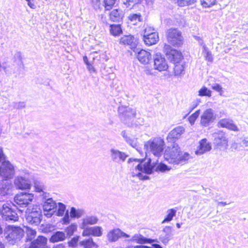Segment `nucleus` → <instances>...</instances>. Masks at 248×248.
I'll list each match as a JSON object with an SVG mask.
<instances>
[{"instance_id":"nucleus-1","label":"nucleus","mask_w":248,"mask_h":248,"mask_svg":"<svg viewBox=\"0 0 248 248\" xmlns=\"http://www.w3.org/2000/svg\"><path fill=\"white\" fill-rule=\"evenodd\" d=\"M164 157L169 163L183 165L187 163L190 158V155L181 152L178 145L174 143L172 147H168L165 150Z\"/></svg>"},{"instance_id":"nucleus-2","label":"nucleus","mask_w":248,"mask_h":248,"mask_svg":"<svg viewBox=\"0 0 248 248\" xmlns=\"http://www.w3.org/2000/svg\"><path fill=\"white\" fill-rule=\"evenodd\" d=\"M144 161V159H138L130 158L128 160V163H130L133 161L139 162V163L135 167V172L132 171L131 175L133 177H138L140 179L142 180H149L150 177L146 175H143L142 172L146 174H151L154 172V167L151 165V159H149L147 162L142 164Z\"/></svg>"},{"instance_id":"nucleus-3","label":"nucleus","mask_w":248,"mask_h":248,"mask_svg":"<svg viewBox=\"0 0 248 248\" xmlns=\"http://www.w3.org/2000/svg\"><path fill=\"white\" fill-rule=\"evenodd\" d=\"M136 109H118L121 120L128 127H137L144 124V120L139 118L133 123L136 116Z\"/></svg>"},{"instance_id":"nucleus-4","label":"nucleus","mask_w":248,"mask_h":248,"mask_svg":"<svg viewBox=\"0 0 248 248\" xmlns=\"http://www.w3.org/2000/svg\"><path fill=\"white\" fill-rule=\"evenodd\" d=\"M164 140L160 138H155L144 144V149L147 152H151L155 156H160L164 150Z\"/></svg>"},{"instance_id":"nucleus-5","label":"nucleus","mask_w":248,"mask_h":248,"mask_svg":"<svg viewBox=\"0 0 248 248\" xmlns=\"http://www.w3.org/2000/svg\"><path fill=\"white\" fill-rule=\"evenodd\" d=\"M42 211L39 206L33 205L28 207L26 211V218L27 222L34 226L39 225L41 221Z\"/></svg>"},{"instance_id":"nucleus-6","label":"nucleus","mask_w":248,"mask_h":248,"mask_svg":"<svg viewBox=\"0 0 248 248\" xmlns=\"http://www.w3.org/2000/svg\"><path fill=\"white\" fill-rule=\"evenodd\" d=\"M16 210L15 204L6 203L2 205L0 209V214L2 217L6 221L15 222L18 219Z\"/></svg>"},{"instance_id":"nucleus-7","label":"nucleus","mask_w":248,"mask_h":248,"mask_svg":"<svg viewBox=\"0 0 248 248\" xmlns=\"http://www.w3.org/2000/svg\"><path fill=\"white\" fill-rule=\"evenodd\" d=\"M23 234L24 231L21 228L13 226H8L4 232L5 238L13 244L16 241L20 240Z\"/></svg>"},{"instance_id":"nucleus-8","label":"nucleus","mask_w":248,"mask_h":248,"mask_svg":"<svg viewBox=\"0 0 248 248\" xmlns=\"http://www.w3.org/2000/svg\"><path fill=\"white\" fill-rule=\"evenodd\" d=\"M33 195L27 192H21L14 198L15 206L16 209L22 211L19 208L27 207L33 199Z\"/></svg>"},{"instance_id":"nucleus-9","label":"nucleus","mask_w":248,"mask_h":248,"mask_svg":"<svg viewBox=\"0 0 248 248\" xmlns=\"http://www.w3.org/2000/svg\"><path fill=\"white\" fill-rule=\"evenodd\" d=\"M15 170L14 165L8 160L2 161L0 166L1 177L5 180H9L13 178Z\"/></svg>"},{"instance_id":"nucleus-10","label":"nucleus","mask_w":248,"mask_h":248,"mask_svg":"<svg viewBox=\"0 0 248 248\" xmlns=\"http://www.w3.org/2000/svg\"><path fill=\"white\" fill-rule=\"evenodd\" d=\"M167 39L172 45L179 46L183 44L181 32L176 29H170L167 31Z\"/></svg>"},{"instance_id":"nucleus-11","label":"nucleus","mask_w":248,"mask_h":248,"mask_svg":"<svg viewBox=\"0 0 248 248\" xmlns=\"http://www.w3.org/2000/svg\"><path fill=\"white\" fill-rule=\"evenodd\" d=\"M214 138V143L217 149L225 150L228 147V139L226 134L222 131L215 132L213 134Z\"/></svg>"},{"instance_id":"nucleus-12","label":"nucleus","mask_w":248,"mask_h":248,"mask_svg":"<svg viewBox=\"0 0 248 248\" xmlns=\"http://www.w3.org/2000/svg\"><path fill=\"white\" fill-rule=\"evenodd\" d=\"M164 52L170 61L173 63L182 61L183 58L182 53L180 51L172 48L170 45L167 44L164 45Z\"/></svg>"},{"instance_id":"nucleus-13","label":"nucleus","mask_w":248,"mask_h":248,"mask_svg":"<svg viewBox=\"0 0 248 248\" xmlns=\"http://www.w3.org/2000/svg\"><path fill=\"white\" fill-rule=\"evenodd\" d=\"M43 207L45 215L50 217L56 211L57 204L52 198H48L44 202Z\"/></svg>"},{"instance_id":"nucleus-14","label":"nucleus","mask_w":248,"mask_h":248,"mask_svg":"<svg viewBox=\"0 0 248 248\" xmlns=\"http://www.w3.org/2000/svg\"><path fill=\"white\" fill-rule=\"evenodd\" d=\"M109 155L111 160L113 162L118 164H121L124 162L128 157V155L124 152H123L114 148L110 149Z\"/></svg>"},{"instance_id":"nucleus-15","label":"nucleus","mask_w":248,"mask_h":248,"mask_svg":"<svg viewBox=\"0 0 248 248\" xmlns=\"http://www.w3.org/2000/svg\"><path fill=\"white\" fill-rule=\"evenodd\" d=\"M154 67L155 70L160 72L166 71L168 68V65L165 58L160 53H156L154 57Z\"/></svg>"},{"instance_id":"nucleus-16","label":"nucleus","mask_w":248,"mask_h":248,"mask_svg":"<svg viewBox=\"0 0 248 248\" xmlns=\"http://www.w3.org/2000/svg\"><path fill=\"white\" fill-rule=\"evenodd\" d=\"M120 43L128 46L133 51L136 52L138 42L133 36L128 35L122 37L120 40Z\"/></svg>"},{"instance_id":"nucleus-17","label":"nucleus","mask_w":248,"mask_h":248,"mask_svg":"<svg viewBox=\"0 0 248 248\" xmlns=\"http://www.w3.org/2000/svg\"><path fill=\"white\" fill-rule=\"evenodd\" d=\"M107 237L110 242H114L117 241L121 237L128 238L130 236L128 234L122 232L119 229H115L110 230L108 233Z\"/></svg>"},{"instance_id":"nucleus-18","label":"nucleus","mask_w":248,"mask_h":248,"mask_svg":"<svg viewBox=\"0 0 248 248\" xmlns=\"http://www.w3.org/2000/svg\"><path fill=\"white\" fill-rule=\"evenodd\" d=\"M173 235L172 227L170 226H165L162 231L159 239L161 242L167 245Z\"/></svg>"},{"instance_id":"nucleus-19","label":"nucleus","mask_w":248,"mask_h":248,"mask_svg":"<svg viewBox=\"0 0 248 248\" xmlns=\"http://www.w3.org/2000/svg\"><path fill=\"white\" fill-rule=\"evenodd\" d=\"M14 184L16 187L20 189H30L31 184L28 179L23 176H17L14 181Z\"/></svg>"},{"instance_id":"nucleus-20","label":"nucleus","mask_w":248,"mask_h":248,"mask_svg":"<svg viewBox=\"0 0 248 248\" xmlns=\"http://www.w3.org/2000/svg\"><path fill=\"white\" fill-rule=\"evenodd\" d=\"M185 129L183 126H177L172 130L169 134L167 139L169 141L174 143V141L181 137Z\"/></svg>"},{"instance_id":"nucleus-21","label":"nucleus","mask_w":248,"mask_h":248,"mask_svg":"<svg viewBox=\"0 0 248 248\" xmlns=\"http://www.w3.org/2000/svg\"><path fill=\"white\" fill-rule=\"evenodd\" d=\"M215 118L212 109H206L201 116V123L202 125L207 126L214 121Z\"/></svg>"},{"instance_id":"nucleus-22","label":"nucleus","mask_w":248,"mask_h":248,"mask_svg":"<svg viewBox=\"0 0 248 248\" xmlns=\"http://www.w3.org/2000/svg\"><path fill=\"white\" fill-rule=\"evenodd\" d=\"M102 234V228L100 226L89 227L83 230L82 235L88 236L92 235L94 236H100Z\"/></svg>"},{"instance_id":"nucleus-23","label":"nucleus","mask_w":248,"mask_h":248,"mask_svg":"<svg viewBox=\"0 0 248 248\" xmlns=\"http://www.w3.org/2000/svg\"><path fill=\"white\" fill-rule=\"evenodd\" d=\"M82 220L80 228L84 230V229L89 228L88 226L97 223L99 219L95 216H87L84 217Z\"/></svg>"},{"instance_id":"nucleus-24","label":"nucleus","mask_w":248,"mask_h":248,"mask_svg":"<svg viewBox=\"0 0 248 248\" xmlns=\"http://www.w3.org/2000/svg\"><path fill=\"white\" fill-rule=\"evenodd\" d=\"M47 239L43 236H39L38 238L31 241L30 248H47Z\"/></svg>"},{"instance_id":"nucleus-25","label":"nucleus","mask_w":248,"mask_h":248,"mask_svg":"<svg viewBox=\"0 0 248 248\" xmlns=\"http://www.w3.org/2000/svg\"><path fill=\"white\" fill-rule=\"evenodd\" d=\"M218 124L222 127H225L234 131H238V128L237 126L233 123V121L230 119H221L219 121Z\"/></svg>"},{"instance_id":"nucleus-26","label":"nucleus","mask_w":248,"mask_h":248,"mask_svg":"<svg viewBox=\"0 0 248 248\" xmlns=\"http://www.w3.org/2000/svg\"><path fill=\"white\" fill-rule=\"evenodd\" d=\"M151 54L150 52L145 50H140L138 52L137 58L138 60L142 64H146L148 63L151 59Z\"/></svg>"},{"instance_id":"nucleus-27","label":"nucleus","mask_w":248,"mask_h":248,"mask_svg":"<svg viewBox=\"0 0 248 248\" xmlns=\"http://www.w3.org/2000/svg\"><path fill=\"white\" fill-rule=\"evenodd\" d=\"M143 40L147 46H150L155 44L159 40L158 33H153L151 34L143 35Z\"/></svg>"},{"instance_id":"nucleus-28","label":"nucleus","mask_w":248,"mask_h":248,"mask_svg":"<svg viewBox=\"0 0 248 248\" xmlns=\"http://www.w3.org/2000/svg\"><path fill=\"white\" fill-rule=\"evenodd\" d=\"M66 238V236L64 232L60 231H57L52 233L49 238V242L54 243L63 241L65 240Z\"/></svg>"},{"instance_id":"nucleus-29","label":"nucleus","mask_w":248,"mask_h":248,"mask_svg":"<svg viewBox=\"0 0 248 248\" xmlns=\"http://www.w3.org/2000/svg\"><path fill=\"white\" fill-rule=\"evenodd\" d=\"M211 149L210 144L207 142L206 139H204L200 142L199 148L196 151L195 153L196 155H202L206 152L210 151Z\"/></svg>"},{"instance_id":"nucleus-30","label":"nucleus","mask_w":248,"mask_h":248,"mask_svg":"<svg viewBox=\"0 0 248 248\" xmlns=\"http://www.w3.org/2000/svg\"><path fill=\"white\" fill-rule=\"evenodd\" d=\"M12 185L8 180L3 179L0 181V195L5 196L12 188Z\"/></svg>"},{"instance_id":"nucleus-31","label":"nucleus","mask_w":248,"mask_h":248,"mask_svg":"<svg viewBox=\"0 0 248 248\" xmlns=\"http://www.w3.org/2000/svg\"><path fill=\"white\" fill-rule=\"evenodd\" d=\"M124 16V14L122 10L114 9L109 14L110 19L113 22H119L121 21Z\"/></svg>"},{"instance_id":"nucleus-32","label":"nucleus","mask_w":248,"mask_h":248,"mask_svg":"<svg viewBox=\"0 0 248 248\" xmlns=\"http://www.w3.org/2000/svg\"><path fill=\"white\" fill-rule=\"evenodd\" d=\"M121 136L123 137L125 142L132 147L136 148L138 146L137 139L135 138H131L125 130L122 131Z\"/></svg>"},{"instance_id":"nucleus-33","label":"nucleus","mask_w":248,"mask_h":248,"mask_svg":"<svg viewBox=\"0 0 248 248\" xmlns=\"http://www.w3.org/2000/svg\"><path fill=\"white\" fill-rule=\"evenodd\" d=\"M33 184L35 191L40 193L42 194V195L46 198V197L47 193L44 191L45 186L43 183L39 180L34 179L33 180Z\"/></svg>"},{"instance_id":"nucleus-34","label":"nucleus","mask_w":248,"mask_h":248,"mask_svg":"<svg viewBox=\"0 0 248 248\" xmlns=\"http://www.w3.org/2000/svg\"><path fill=\"white\" fill-rule=\"evenodd\" d=\"M174 72L176 76H180L184 74L185 66L182 61L174 63Z\"/></svg>"},{"instance_id":"nucleus-35","label":"nucleus","mask_w":248,"mask_h":248,"mask_svg":"<svg viewBox=\"0 0 248 248\" xmlns=\"http://www.w3.org/2000/svg\"><path fill=\"white\" fill-rule=\"evenodd\" d=\"M146 237L139 233L134 234L129 240L130 241L134 242L139 244H146Z\"/></svg>"},{"instance_id":"nucleus-36","label":"nucleus","mask_w":248,"mask_h":248,"mask_svg":"<svg viewBox=\"0 0 248 248\" xmlns=\"http://www.w3.org/2000/svg\"><path fill=\"white\" fill-rule=\"evenodd\" d=\"M85 213L84 210L82 209H76L72 207L70 210V216L72 218H79Z\"/></svg>"},{"instance_id":"nucleus-37","label":"nucleus","mask_w":248,"mask_h":248,"mask_svg":"<svg viewBox=\"0 0 248 248\" xmlns=\"http://www.w3.org/2000/svg\"><path fill=\"white\" fill-rule=\"evenodd\" d=\"M79 245L84 248H96V244L93 241L92 238L85 239L79 242Z\"/></svg>"},{"instance_id":"nucleus-38","label":"nucleus","mask_w":248,"mask_h":248,"mask_svg":"<svg viewBox=\"0 0 248 248\" xmlns=\"http://www.w3.org/2000/svg\"><path fill=\"white\" fill-rule=\"evenodd\" d=\"M110 32L113 36L119 35L122 32L120 25L112 24L110 26Z\"/></svg>"},{"instance_id":"nucleus-39","label":"nucleus","mask_w":248,"mask_h":248,"mask_svg":"<svg viewBox=\"0 0 248 248\" xmlns=\"http://www.w3.org/2000/svg\"><path fill=\"white\" fill-rule=\"evenodd\" d=\"M176 210L174 209H170L167 211V215L164 219L162 221V223L168 222L170 221L173 217L175 216Z\"/></svg>"},{"instance_id":"nucleus-40","label":"nucleus","mask_w":248,"mask_h":248,"mask_svg":"<svg viewBox=\"0 0 248 248\" xmlns=\"http://www.w3.org/2000/svg\"><path fill=\"white\" fill-rule=\"evenodd\" d=\"M56 208V215L59 217H62L66 210V206L62 202H58Z\"/></svg>"},{"instance_id":"nucleus-41","label":"nucleus","mask_w":248,"mask_h":248,"mask_svg":"<svg viewBox=\"0 0 248 248\" xmlns=\"http://www.w3.org/2000/svg\"><path fill=\"white\" fill-rule=\"evenodd\" d=\"M202 53L205 60L210 62H213V56L211 52L209 50L207 47H204V49L202 50Z\"/></svg>"},{"instance_id":"nucleus-42","label":"nucleus","mask_w":248,"mask_h":248,"mask_svg":"<svg viewBox=\"0 0 248 248\" xmlns=\"http://www.w3.org/2000/svg\"><path fill=\"white\" fill-rule=\"evenodd\" d=\"M143 0H126L125 2H124V7L129 8L130 9L136 4H140L142 2Z\"/></svg>"},{"instance_id":"nucleus-43","label":"nucleus","mask_w":248,"mask_h":248,"mask_svg":"<svg viewBox=\"0 0 248 248\" xmlns=\"http://www.w3.org/2000/svg\"><path fill=\"white\" fill-rule=\"evenodd\" d=\"M196 2V0H177V3L180 7L193 5Z\"/></svg>"},{"instance_id":"nucleus-44","label":"nucleus","mask_w":248,"mask_h":248,"mask_svg":"<svg viewBox=\"0 0 248 248\" xmlns=\"http://www.w3.org/2000/svg\"><path fill=\"white\" fill-rule=\"evenodd\" d=\"M77 225L75 223H73L65 229V232L67 233V235L69 237H70L74 234V232L77 230Z\"/></svg>"},{"instance_id":"nucleus-45","label":"nucleus","mask_w":248,"mask_h":248,"mask_svg":"<svg viewBox=\"0 0 248 248\" xmlns=\"http://www.w3.org/2000/svg\"><path fill=\"white\" fill-rule=\"evenodd\" d=\"M128 19L131 22L137 23L141 21L142 18L140 14H131L129 15Z\"/></svg>"},{"instance_id":"nucleus-46","label":"nucleus","mask_w":248,"mask_h":248,"mask_svg":"<svg viewBox=\"0 0 248 248\" xmlns=\"http://www.w3.org/2000/svg\"><path fill=\"white\" fill-rule=\"evenodd\" d=\"M170 168H169L167 165L161 163L159 164L155 168V171L157 172H165L166 171H168L170 170Z\"/></svg>"},{"instance_id":"nucleus-47","label":"nucleus","mask_w":248,"mask_h":248,"mask_svg":"<svg viewBox=\"0 0 248 248\" xmlns=\"http://www.w3.org/2000/svg\"><path fill=\"white\" fill-rule=\"evenodd\" d=\"M92 5L95 10L101 9L104 7V2L102 3L101 0H92Z\"/></svg>"},{"instance_id":"nucleus-48","label":"nucleus","mask_w":248,"mask_h":248,"mask_svg":"<svg viewBox=\"0 0 248 248\" xmlns=\"http://www.w3.org/2000/svg\"><path fill=\"white\" fill-rule=\"evenodd\" d=\"M116 0H104V6L106 10H110L115 3Z\"/></svg>"},{"instance_id":"nucleus-49","label":"nucleus","mask_w":248,"mask_h":248,"mask_svg":"<svg viewBox=\"0 0 248 248\" xmlns=\"http://www.w3.org/2000/svg\"><path fill=\"white\" fill-rule=\"evenodd\" d=\"M201 5L203 7H210L216 3V0H200Z\"/></svg>"},{"instance_id":"nucleus-50","label":"nucleus","mask_w":248,"mask_h":248,"mask_svg":"<svg viewBox=\"0 0 248 248\" xmlns=\"http://www.w3.org/2000/svg\"><path fill=\"white\" fill-rule=\"evenodd\" d=\"M199 95L203 96H211V91L208 90L206 87H203L199 91Z\"/></svg>"},{"instance_id":"nucleus-51","label":"nucleus","mask_w":248,"mask_h":248,"mask_svg":"<svg viewBox=\"0 0 248 248\" xmlns=\"http://www.w3.org/2000/svg\"><path fill=\"white\" fill-rule=\"evenodd\" d=\"M200 114V109H198L195 113L192 114L189 118L188 120L190 123L192 124L194 123L196 119L198 118Z\"/></svg>"},{"instance_id":"nucleus-52","label":"nucleus","mask_w":248,"mask_h":248,"mask_svg":"<svg viewBox=\"0 0 248 248\" xmlns=\"http://www.w3.org/2000/svg\"><path fill=\"white\" fill-rule=\"evenodd\" d=\"M78 239V236H76L72 238L71 240L68 242L69 246L73 248L76 247L77 246Z\"/></svg>"},{"instance_id":"nucleus-53","label":"nucleus","mask_w":248,"mask_h":248,"mask_svg":"<svg viewBox=\"0 0 248 248\" xmlns=\"http://www.w3.org/2000/svg\"><path fill=\"white\" fill-rule=\"evenodd\" d=\"M153 33H156L155 31L154 28L150 26H147L144 29L143 35L151 34Z\"/></svg>"},{"instance_id":"nucleus-54","label":"nucleus","mask_w":248,"mask_h":248,"mask_svg":"<svg viewBox=\"0 0 248 248\" xmlns=\"http://www.w3.org/2000/svg\"><path fill=\"white\" fill-rule=\"evenodd\" d=\"M36 231L34 230H31L28 232L27 240H31L36 235Z\"/></svg>"},{"instance_id":"nucleus-55","label":"nucleus","mask_w":248,"mask_h":248,"mask_svg":"<svg viewBox=\"0 0 248 248\" xmlns=\"http://www.w3.org/2000/svg\"><path fill=\"white\" fill-rule=\"evenodd\" d=\"M14 58L16 61H18L19 64H22V54L20 52H16L14 55Z\"/></svg>"},{"instance_id":"nucleus-56","label":"nucleus","mask_w":248,"mask_h":248,"mask_svg":"<svg viewBox=\"0 0 248 248\" xmlns=\"http://www.w3.org/2000/svg\"><path fill=\"white\" fill-rule=\"evenodd\" d=\"M63 224H66L69 223L70 218L68 211H67L64 216L62 218Z\"/></svg>"},{"instance_id":"nucleus-57","label":"nucleus","mask_w":248,"mask_h":248,"mask_svg":"<svg viewBox=\"0 0 248 248\" xmlns=\"http://www.w3.org/2000/svg\"><path fill=\"white\" fill-rule=\"evenodd\" d=\"M26 107L25 102L14 103V108H22Z\"/></svg>"},{"instance_id":"nucleus-58","label":"nucleus","mask_w":248,"mask_h":248,"mask_svg":"<svg viewBox=\"0 0 248 248\" xmlns=\"http://www.w3.org/2000/svg\"><path fill=\"white\" fill-rule=\"evenodd\" d=\"M212 88L218 92H219V93H221V92H222V87L221 86L218 84H217V83H215L214 84V85H213V86H212Z\"/></svg>"},{"instance_id":"nucleus-59","label":"nucleus","mask_w":248,"mask_h":248,"mask_svg":"<svg viewBox=\"0 0 248 248\" xmlns=\"http://www.w3.org/2000/svg\"><path fill=\"white\" fill-rule=\"evenodd\" d=\"M152 247L145 245H141V248H163L161 245L158 244H152Z\"/></svg>"},{"instance_id":"nucleus-60","label":"nucleus","mask_w":248,"mask_h":248,"mask_svg":"<svg viewBox=\"0 0 248 248\" xmlns=\"http://www.w3.org/2000/svg\"><path fill=\"white\" fill-rule=\"evenodd\" d=\"M27 1L28 5L31 9H35L36 5L34 4V0H26Z\"/></svg>"},{"instance_id":"nucleus-61","label":"nucleus","mask_w":248,"mask_h":248,"mask_svg":"<svg viewBox=\"0 0 248 248\" xmlns=\"http://www.w3.org/2000/svg\"><path fill=\"white\" fill-rule=\"evenodd\" d=\"M154 242H159L157 239L146 238V244H152Z\"/></svg>"},{"instance_id":"nucleus-62","label":"nucleus","mask_w":248,"mask_h":248,"mask_svg":"<svg viewBox=\"0 0 248 248\" xmlns=\"http://www.w3.org/2000/svg\"><path fill=\"white\" fill-rule=\"evenodd\" d=\"M5 156L3 153L2 148L0 147V162L5 159Z\"/></svg>"},{"instance_id":"nucleus-63","label":"nucleus","mask_w":248,"mask_h":248,"mask_svg":"<svg viewBox=\"0 0 248 248\" xmlns=\"http://www.w3.org/2000/svg\"><path fill=\"white\" fill-rule=\"evenodd\" d=\"M87 69L90 73L95 72V70L93 66L91 64L87 65Z\"/></svg>"},{"instance_id":"nucleus-64","label":"nucleus","mask_w":248,"mask_h":248,"mask_svg":"<svg viewBox=\"0 0 248 248\" xmlns=\"http://www.w3.org/2000/svg\"><path fill=\"white\" fill-rule=\"evenodd\" d=\"M119 248H141V245H137L135 246H129L126 248L120 247Z\"/></svg>"}]
</instances>
